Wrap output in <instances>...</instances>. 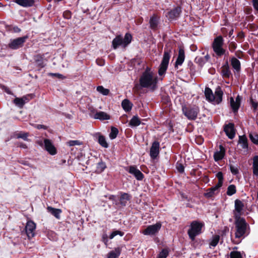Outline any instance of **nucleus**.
<instances>
[{"label":"nucleus","instance_id":"nucleus-1","mask_svg":"<svg viewBox=\"0 0 258 258\" xmlns=\"http://www.w3.org/2000/svg\"><path fill=\"white\" fill-rule=\"evenodd\" d=\"M157 77L149 68H147L140 79V85L143 88H149L154 90L157 87Z\"/></svg>","mask_w":258,"mask_h":258},{"label":"nucleus","instance_id":"nucleus-2","mask_svg":"<svg viewBox=\"0 0 258 258\" xmlns=\"http://www.w3.org/2000/svg\"><path fill=\"white\" fill-rule=\"evenodd\" d=\"M235 224L236 228L235 238H239L244 236L248 227L245 219L243 218L235 219Z\"/></svg>","mask_w":258,"mask_h":258},{"label":"nucleus","instance_id":"nucleus-3","mask_svg":"<svg viewBox=\"0 0 258 258\" xmlns=\"http://www.w3.org/2000/svg\"><path fill=\"white\" fill-rule=\"evenodd\" d=\"M132 40V36L130 33H126L124 38L121 35H118L112 40V47L114 49H116L119 46L125 47L131 42Z\"/></svg>","mask_w":258,"mask_h":258},{"label":"nucleus","instance_id":"nucleus-4","mask_svg":"<svg viewBox=\"0 0 258 258\" xmlns=\"http://www.w3.org/2000/svg\"><path fill=\"white\" fill-rule=\"evenodd\" d=\"M203 226V223L197 221H194L191 223L187 234L191 240H194L195 237L201 233L202 228Z\"/></svg>","mask_w":258,"mask_h":258},{"label":"nucleus","instance_id":"nucleus-5","mask_svg":"<svg viewBox=\"0 0 258 258\" xmlns=\"http://www.w3.org/2000/svg\"><path fill=\"white\" fill-rule=\"evenodd\" d=\"M224 39L221 36L216 37L212 43V48L214 52L218 56L225 53L226 50L223 48Z\"/></svg>","mask_w":258,"mask_h":258},{"label":"nucleus","instance_id":"nucleus-6","mask_svg":"<svg viewBox=\"0 0 258 258\" xmlns=\"http://www.w3.org/2000/svg\"><path fill=\"white\" fill-rule=\"evenodd\" d=\"M182 111L184 115L190 120H195L197 118L199 112V108L198 106L182 107Z\"/></svg>","mask_w":258,"mask_h":258},{"label":"nucleus","instance_id":"nucleus-7","mask_svg":"<svg viewBox=\"0 0 258 258\" xmlns=\"http://www.w3.org/2000/svg\"><path fill=\"white\" fill-rule=\"evenodd\" d=\"M28 38V36H25L23 37H18L16 39H11L8 44V47L9 48L13 50L18 49L21 48L24 46V43Z\"/></svg>","mask_w":258,"mask_h":258},{"label":"nucleus","instance_id":"nucleus-8","mask_svg":"<svg viewBox=\"0 0 258 258\" xmlns=\"http://www.w3.org/2000/svg\"><path fill=\"white\" fill-rule=\"evenodd\" d=\"M162 224L160 222H157L155 224L148 226L142 233L145 235H154L156 234L161 228Z\"/></svg>","mask_w":258,"mask_h":258},{"label":"nucleus","instance_id":"nucleus-9","mask_svg":"<svg viewBox=\"0 0 258 258\" xmlns=\"http://www.w3.org/2000/svg\"><path fill=\"white\" fill-rule=\"evenodd\" d=\"M169 59V53L167 51H165L163 54V57L162 62L160 65V67L158 70V73L160 76H162L165 73L167 69Z\"/></svg>","mask_w":258,"mask_h":258},{"label":"nucleus","instance_id":"nucleus-10","mask_svg":"<svg viewBox=\"0 0 258 258\" xmlns=\"http://www.w3.org/2000/svg\"><path fill=\"white\" fill-rule=\"evenodd\" d=\"M234 207L235 209L233 211L234 218H242L240 216L244 207L243 203L240 200L237 199L235 201Z\"/></svg>","mask_w":258,"mask_h":258},{"label":"nucleus","instance_id":"nucleus-11","mask_svg":"<svg viewBox=\"0 0 258 258\" xmlns=\"http://www.w3.org/2000/svg\"><path fill=\"white\" fill-rule=\"evenodd\" d=\"M35 229L36 224L33 221H28L27 222L25 226V231L29 239L34 236Z\"/></svg>","mask_w":258,"mask_h":258},{"label":"nucleus","instance_id":"nucleus-12","mask_svg":"<svg viewBox=\"0 0 258 258\" xmlns=\"http://www.w3.org/2000/svg\"><path fill=\"white\" fill-rule=\"evenodd\" d=\"M160 143L158 141L153 142L150 150V156L153 159H155L159 154Z\"/></svg>","mask_w":258,"mask_h":258},{"label":"nucleus","instance_id":"nucleus-13","mask_svg":"<svg viewBox=\"0 0 258 258\" xmlns=\"http://www.w3.org/2000/svg\"><path fill=\"white\" fill-rule=\"evenodd\" d=\"M224 132L228 137L232 139L235 135V130L234 129V125L232 123H229L226 124L224 127Z\"/></svg>","mask_w":258,"mask_h":258},{"label":"nucleus","instance_id":"nucleus-14","mask_svg":"<svg viewBox=\"0 0 258 258\" xmlns=\"http://www.w3.org/2000/svg\"><path fill=\"white\" fill-rule=\"evenodd\" d=\"M44 143L45 150L50 155H54L56 154V149L50 140L45 139Z\"/></svg>","mask_w":258,"mask_h":258},{"label":"nucleus","instance_id":"nucleus-15","mask_svg":"<svg viewBox=\"0 0 258 258\" xmlns=\"http://www.w3.org/2000/svg\"><path fill=\"white\" fill-rule=\"evenodd\" d=\"M128 172L134 175L138 180H142L144 178L143 174L135 166H130Z\"/></svg>","mask_w":258,"mask_h":258},{"label":"nucleus","instance_id":"nucleus-16","mask_svg":"<svg viewBox=\"0 0 258 258\" xmlns=\"http://www.w3.org/2000/svg\"><path fill=\"white\" fill-rule=\"evenodd\" d=\"M240 98L239 96L236 97L235 100H234L233 98H230V105L234 112H236L238 111L240 106Z\"/></svg>","mask_w":258,"mask_h":258},{"label":"nucleus","instance_id":"nucleus-17","mask_svg":"<svg viewBox=\"0 0 258 258\" xmlns=\"http://www.w3.org/2000/svg\"><path fill=\"white\" fill-rule=\"evenodd\" d=\"M219 149L220 150L215 152L214 154V158L216 161L222 160L225 155V150L224 148L222 145H220Z\"/></svg>","mask_w":258,"mask_h":258},{"label":"nucleus","instance_id":"nucleus-18","mask_svg":"<svg viewBox=\"0 0 258 258\" xmlns=\"http://www.w3.org/2000/svg\"><path fill=\"white\" fill-rule=\"evenodd\" d=\"M223 91L220 87H217L216 89L215 94L214 95V100L213 102L219 104L222 100Z\"/></svg>","mask_w":258,"mask_h":258},{"label":"nucleus","instance_id":"nucleus-19","mask_svg":"<svg viewBox=\"0 0 258 258\" xmlns=\"http://www.w3.org/2000/svg\"><path fill=\"white\" fill-rule=\"evenodd\" d=\"M185 58L184 51L183 49L180 48L178 51V55L175 62V67L181 66Z\"/></svg>","mask_w":258,"mask_h":258},{"label":"nucleus","instance_id":"nucleus-20","mask_svg":"<svg viewBox=\"0 0 258 258\" xmlns=\"http://www.w3.org/2000/svg\"><path fill=\"white\" fill-rule=\"evenodd\" d=\"M47 210L56 219H59L60 218V214L62 213L61 209H56L50 206H48L47 207Z\"/></svg>","mask_w":258,"mask_h":258},{"label":"nucleus","instance_id":"nucleus-21","mask_svg":"<svg viewBox=\"0 0 258 258\" xmlns=\"http://www.w3.org/2000/svg\"><path fill=\"white\" fill-rule=\"evenodd\" d=\"M14 2L22 7H28L32 6L34 1V0H14Z\"/></svg>","mask_w":258,"mask_h":258},{"label":"nucleus","instance_id":"nucleus-22","mask_svg":"<svg viewBox=\"0 0 258 258\" xmlns=\"http://www.w3.org/2000/svg\"><path fill=\"white\" fill-rule=\"evenodd\" d=\"M121 252V248L117 247L110 251L107 254V258H118Z\"/></svg>","mask_w":258,"mask_h":258},{"label":"nucleus","instance_id":"nucleus-23","mask_svg":"<svg viewBox=\"0 0 258 258\" xmlns=\"http://www.w3.org/2000/svg\"><path fill=\"white\" fill-rule=\"evenodd\" d=\"M93 118L99 120H108L110 119V116L105 112L100 111L96 112Z\"/></svg>","mask_w":258,"mask_h":258},{"label":"nucleus","instance_id":"nucleus-24","mask_svg":"<svg viewBox=\"0 0 258 258\" xmlns=\"http://www.w3.org/2000/svg\"><path fill=\"white\" fill-rule=\"evenodd\" d=\"M181 12V9L179 7H177L169 12H168V16L170 19H174L177 18Z\"/></svg>","mask_w":258,"mask_h":258},{"label":"nucleus","instance_id":"nucleus-25","mask_svg":"<svg viewBox=\"0 0 258 258\" xmlns=\"http://www.w3.org/2000/svg\"><path fill=\"white\" fill-rule=\"evenodd\" d=\"M205 94L206 99L210 102H213L214 100V94H213L212 91L209 88H206L205 91Z\"/></svg>","mask_w":258,"mask_h":258},{"label":"nucleus","instance_id":"nucleus-26","mask_svg":"<svg viewBox=\"0 0 258 258\" xmlns=\"http://www.w3.org/2000/svg\"><path fill=\"white\" fill-rule=\"evenodd\" d=\"M221 74L223 77L229 78L231 75V72L228 64L224 65L221 68Z\"/></svg>","mask_w":258,"mask_h":258},{"label":"nucleus","instance_id":"nucleus-27","mask_svg":"<svg viewBox=\"0 0 258 258\" xmlns=\"http://www.w3.org/2000/svg\"><path fill=\"white\" fill-rule=\"evenodd\" d=\"M123 109L125 111H129L132 108V104L128 99H124L121 103Z\"/></svg>","mask_w":258,"mask_h":258},{"label":"nucleus","instance_id":"nucleus-28","mask_svg":"<svg viewBox=\"0 0 258 258\" xmlns=\"http://www.w3.org/2000/svg\"><path fill=\"white\" fill-rule=\"evenodd\" d=\"M131 198V196L127 193L122 194L120 198V204L123 206H125L127 202L130 200Z\"/></svg>","mask_w":258,"mask_h":258},{"label":"nucleus","instance_id":"nucleus-29","mask_svg":"<svg viewBox=\"0 0 258 258\" xmlns=\"http://www.w3.org/2000/svg\"><path fill=\"white\" fill-rule=\"evenodd\" d=\"M231 65L234 69H235L237 72H238L240 70V62L239 60L235 58L232 57L231 60Z\"/></svg>","mask_w":258,"mask_h":258},{"label":"nucleus","instance_id":"nucleus-30","mask_svg":"<svg viewBox=\"0 0 258 258\" xmlns=\"http://www.w3.org/2000/svg\"><path fill=\"white\" fill-rule=\"evenodd\" d=\"M253 173L258 176V156H255L253 158Z\"/></svg>","mask_w":258,"mask_h":258},{"label":"nucleus","instance_id":"nucleus-31","mask_svg":"<svg viewBox=\"0 0 258 258\" xmlns=\"http://www.w3.org/2000/svg\"><path fill=\"white\" fill-rule=\"evenodd\" d=\"M141 124V121L137 116H134L131 119L129 124L131 126H137Z\"/></svg>","mask_w":258,"mask_h":258},{"label":"nucleus","instance_id":"nucleus-32","mask_svg":"<svg viewBox=\"0 0 258 258\" xmlns=\"http://www.w3.org/2000/svg\"><path fill=\"white\" fill-rule=\"evenodd\" d=\"M150 27L153 29H156L158 26V18L157 16L154 15L151 17L150 20Z\"/></svg>","mask_w":258,"mask_h":258},{"label":"nucleus","instance_id":"nucleus-33","mask_svg":"<svg viewBox=\"0 0 258 258\" xmlns=\"http://www.w3.org/2000/svg\"><path fill=\"white\" fill-rule=\"evenodd\" d=\"M239 143L241 145L243 148L245 149L248 147L247 140L245 136H239Z\"/></svg>","mask_w":258,"mask_h":258},{"label":"nucleus","instance_id":"nucleus-34","mask_svg":"<svg viewBox=\"0 0 258 258\" xmlns=\"http://www.w3.org/2000/svg\"><path fill=\"white\" fill-rule=\"evenodd\" d=\"M106 168V165L104 162H100L97 163V166H96V171L98 173H101Z\"/></svg>","mask_w":258,"mask_h":258},{"label":"nucleus","instance_id":"nucleus-35","mask_svg":"<svg viewBox=\"0 0 258 258\" xmlns=\"http://www.w3.org/2000/svg\"><path fill=\"white\" fill-rule=\"evenodd\" d=\"M98 142L99 144L104 148H107L108 146L105 138L103 136L100 135L98 137Z\"/></svg>","mask_w":258,"mask_h":258},{"label":"nucleus","instance_id":"nucleus-36","mask_svg":"<svg viewBox=\"0 0 258 258\" xmlns=\"http://www.w3.org/2000/svg\"><path fill=\"white\" fill-rule=\"evenodd\" d=\"M96 90L100 93L103 95H107L109 93V90L104 88L102 86H99L97 87Z\"/></svg>","mask_w":258,"mask_h":258},{"label":"nucleus","instance_id":"nucleus-37","mask_svg":"<svg viewBox=\"0 0 258 258\" xmlns=\"http://www.w3.org/2000/svg\"><path fill=\"white\" fill-rule=\"evenodd\" d=\"M66 144L70 146H81L83 145V142L79 140H70L66 143Z\"/></svg>","mask_w":258,"mask_h":258},{"label":"nucleus","instance_id":"nucleus-38","mask_svg":"<svg viewBox=\"0 0 258 258\" xmlns=\"http://www.w3.org/2000/svg\"><path fill=\"white\" fill-rule=\"evenodd\" d=\"M236 191V189L235 186L233 184H231L227 188V194L228 196H232L234 195Z\"/></svg>","mask_w":258,"mask_h":258},{"label":"nucleus","instance_id":"nucleus-39","mask_svg":"<svg viewBox=\"0 0 258 258\" xmlns=\"http://www.w3.org/2000/svg\"><path fill=\"white\" fill-rule=\"evenodd\" d=\"M118 133L117 128L114 127H112L111 129V132L109 134V137L111 139H115Z\"/></svg>","mask_w":258,"mask_h":258},{"label":"nucleus","instance_id":"nucleus-40","mask_svg":"<svg viewBox=\"0 0 258 258\" xmlns=\"http://www.w3.org/2000/svg\"><path fill=\"white\" fill-rule=\"evenodd\" d=\"M219 239L220 237L219 235H215L213 236L210 243V245L213 247L216 246L219 242Z\"/></svg>","mask_w":258,"mask_h":258},{"label":"nucleus","instance_id":"nucleus-41","mask_svg":"<svg viewBox=\"0 0 258 258\" xmlns=\"http://www.w3.org/2000/svg\"><path fill=\"white\" fill-rule=\"evenodd\" d=\"M29 134L28 133L20 132L16 135L17 138H21L25 141H28V137Z\"/></svg>","mask_w":258,"mask_h":258},{"label":"nucleus","instance_id":"nucleus-42","mask_svg":"<svg viewBox=\"0 0 258 258\" xmlns=\"http://www.w3.org/2000/svg\"><path fill=\"white\" fill-rule=\"evenodd\" d=\"M14 103L18 107L22 108L25 104L21 98H16L14 100Z\"/></svg>","mask_w":258,"mask_h":258},{"label":"nucleus","instance_id":"nucleus-43","mask_svg":"<svg viewBox=\"0 0 258 258\" xmlns=\"http://www.w3.org/2000/svg\"><path fill=\"white\" fill-rule=\"evenodd\" d=\"M249 138L254 144H258V135L255 133L250 134Z\"/></svg>","mask_w":258,"mask_h":258},{"label":"nucleus","instance_id":"nucleus-44","mask_svg":"<svg viewBox=\"0 0 258 258\" xmlns=\"http://www.w3.org/2000/svg\"><path fill=\"white\" fill-rule=\"evenodd\" d=\"M43 58L41 56L37 55L35 56V60L38 63V65L42 68L44 67L43 62L42 61Z\"/></svg>","mask_w":258,"mask_h":258},{"label":"nucleus","instance_id":"nucleus-45","mask_svg":"<svg viewBox=\"0 0 258 258\" xmlns=\"http://www.w3.org/2000/svg\"><path fill=\"white\" fill-rule=\"evenodd\" d=\"M119 235L120 236H122L124 235V233L121 231L115 230L113 231L109 236L110 239L113 238L115 236Z\"/></svg>","mask_w":258,"mask_h":258},{"label":"nucleus","instance_id":"nucleus-46","mask_svg":"<svg viewBox=\"0 0 258 258\" xmlns=\"http://www.w3.org/2000/svg\"><path fill=\"white\" fill-rule=\"evenodd\" d=\"M230 258H242L240 252L237 251H231L230 253Z\"/></svg>","mask_w":258,"mask_h":258},{"label":"nucleus","instance_id":"nucleus-47","mask_svg":"<svg viewBox=\"0 0 258 258\" xmlns=\"http://www.w3.org/2000/svg\"><path fill=\"white\" fill-rule=\"evenodd\" d=\"M168 255V251L167 249H163L159 254L157 258H166Z\"/></svg>","mask_w":258,"mask_h":258},{"label":"nucleus","instance_id":"nucleus-48","mask_svg":"<svg viewBox=\"0 0 258 258\" xmlns=\"http://www.w3.org/2000/svg\"><path fill=\"white\" fill-rule=\"evenodd\" d=\"M216 177L218 179V182L217 183L219 184V185H222L223 181L222 173L221 172H218L216 174Z\"/></svg>","mask_w":258,"mask_h":258},{"label":"nucleus","instance_id":"nucleus-49","mask_svg":"<svg viewBox=\"0 0 258 258\" xmlns=\"http://www.w3.org/2000/svg\"><path fill=\"white\" fill-rule=\"evenodd\" d=\"M195 61L201 66H203L205 63V58L203 57H197Z\"/></svg>","mask_w":258,"mask_h":258},{"label":"nucleus","instance_id":"nucleus-50","mask_svg":"<svg viewBox=\"0 0 258 258\" xmlns=\"http://www.w3.org/2000/svg\"><path fill=\"white\" fill-rule=\"evenodd\" d=\"M230 169L232 173L234 175H236L239 172V170L237 167L232 165H230Z\"/></svg>","mask_w":258,"mask_h":258},{"label":"nucleus","instance_id":"nucleus-51","mask_svg":"<svg viewBox=\"0 0 258 258\" xmlns=\"http://www.w3.org/2000/svg\"><path fill=\"white\" fill-rule=\"evenodd\" d=\"M221 186V185H219V184L217 183L214 186L210 188L211 190L213 191L214 194H215L218 192L219 188Z\"/></svg>","mask_w":258,"mask_h":258},{"label":"nucleus","instance_id":"nucleus-52","mask_svg":"<svg viewBox=\"0 0 258 258\" xmlns=\"http://www.w3.org/2000/svg\"><path fill=\"white\" fill-rule=\"evenodd\" d=\"M176 169L179 172L182 173L184 172V167L181 163H177L176 164Z\"/></svg>","mask_w":258,"mask_h":258},{"label":"nucleus","instance_id":"nucleus-53","mask_svg":"<svg viewBox=\"0 0 258 258\" xmlns=\"http://www.w3.org/2000/svg\"><path fill=\"white\" fill-rule=\"evenodd\" d=\"M22 99H23V101L24 102V104L28 102L32 98V95H28L27 96H23L21 98Z\"/></svg>","mask_w":258,"mask_h":258},{"label":"nucleus","instance_id":"nucleus-54","mask_svg":"<svg viewBox=\"0 0 258 258\" xmlns=\"http://www.w3.org/2000/svg\"><path fill=\"white\" fill-rule=\"evenodd\" d=\"M215 194L213 191H211L210 188H209L206 193L204 194L205 197L207 198H211L213 197Z\"/></svg>","mask_w":258,"mask_h":258},{"label":"nucleus","instance_id":"nucleus-55","mask_svg":"<svg viewBox=\"0 0 258 258\" xmlns=\"http://www.w3.org/2000/svg\"><path fill=\"white\" fill-rule=\"evenodd\" d=\"M236 48V44L234 42H231L229 45V49L231 51H233Z\"/></svg>","mask_w":258,"mask_h":258},{"label":"nucleus","instance_id":"nucleus-56","mask_svg":"<svg viewBox=\"0 0 258 258\" xmlns=\"http://www.w3.org/2000/svg\"><path fill=\"white\" fill-rule=\"evenodd\" d=\"M252 5L254 9L258 12V0H252Z\"/></svg>","mask_w":258,"mask_h":258},{"label":"nucleus","instance_id":"nucleus-57","mask_svg":"<svg viewBox=\"0 0 258 258\" xmlns=\"http://www.w3.org/2000/svg\"><path fill=\"white\" fill-rule=\"evenodd\" d=\"M49 75H50V76H55V77H57L58 78H59V79H62V78H63V76H62L61 74H57V73H55V74L50 73V74H49Z\"/></svg>","mask_w":258,"mask_h":258},{"label":"nucleus","instance_id":"nucleus-58","mask_svg":"<svg viewBox=\"0 0 258 258\" xmlns=\"http://www.w3.org/2000/svg\"><path fill=\"white\" fill-rule=\"evenodd\" d=\"M35 127L37 129H41V128H43L44 130L47 129V127L42 124H37L35 125Z\"/></svg>","mask_w":258,"mask_h":258},{"label":"nucleus","instance_id":"nucleus-59","mask_svg":"<svg viewBox=\"0 0 258 258\" xmlns=\"http://www.w3.org/2000/svg\"><path fill=\"white\" fill-rule=\"evenodd\" d=\"M18 146L23 149H26L27 148V146L26 144L22 143H19L18 144Z\"/></svg>","mask_w":258,"mask_h":258},{"label":"nucleus","instance_id":"nucleus-60","mask_svg":"<svg viewBox=\"0 0 258 258\" xmlns=\"http://www.w3.org/2000/svg\"><path fill=\"white\" fill-rule=\"evenodd\" d=\"M13 29L15 32L18 33L21 31V29L18 27H14Z\"/></svg>","mask_w":258,"mask_h":258},{"label":"nucleus","instance_id":"nucleus-61","mask_svg":"<svg viewBox=\"0 0 258 258\" xmlns=\"http://www.w3.org/2000/svg\"><path fill=\"white\" fill-rule=\"evenodd\" d=\"M252 106L254 109H256L257 107V104L256 103H253L252 104Z\"/></svg>","mask_w":258,"mask_h":258},{"label":"nucleus","instance_id":"nucleus-62","mask_svg":"<svg viewBox=\"0 0 258 258\" xmlns=\"http://www.w3.org/2000/svg\"><path fill=\"white\" fill-rule=\"evenodd\" d=\"M89 110L90 111V112L92 113H95V110L93 108L90 107L89 108Z\"/></svg>","mask_w":258,"mask_h":258},{"label":"nucleus","instance_id":"nucleus-63","mask_svg":"<svg viewBox=\"0 0 258 258\" xmlns=\"http://www.w3.org/2000/svg\"><path fill=\"white\" fill-rule=\"evenodd\" d=\"M204 58H205V61H206L208 60V59L209 58V56L208 55H207Z\"/></svg>","mask_w":258,"mask_h":258},{"label":"nucleus","instance_id":"nucleus-64","mask_svg":"<svg viewBox=\"0 0 258 258\" xmlns=\"http://www.w3.org/2000/svg\"><path fill=\"white\" fill-rule=\"evenodd\" d=\"M114 198V196H111L109 198L110 199L113 200Z\"/></svg>","mask_w":258,"mask_h":258}]
</instances>
